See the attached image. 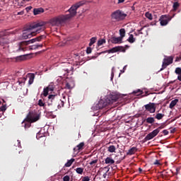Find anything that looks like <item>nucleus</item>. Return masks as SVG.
<instances>
[{"mask_svg": "<svg viewBox=\"0 0 181 181\" xmlns=\"http://www.w3.org/2000/svg\"><path fill=\"white\" fill-rule=\"evenodd\" d=\"M84 4H86L84 1L76 3L68 10V12H69V14L54 17L49 20V23L52 26H63L69 19H71V18H74V16L77 15V9H78L80 6H83Z\"/></svg>", "mask_w": 181, "mask_h": 181, "instance_id": "nucleus-1", "label": "nucleus"}, {"mask_svg": "<svg viewBox=\"0 0 181 181\" xmlns=\"http://www.w3.org/2000/svg\"><path fill=\"white\" fill-rule=\"evenodd\" d=\"M45 29V24L43 23H37L30 25L23 30V39H30L33 36H36L37 33H40L41 30Z\"/></svg>", "mask_w": 181, "mask_h": 181, "instance_id": "nucleus-2", "label": "nucleus"}, {"mask_svg": "<svg viewBox=\"0 0 181 181\" xmlns=\"http://www.w3.org/2000/svg\"><path fill=\"white\" fill-rule=\"evenodd\" d=\"M46 35H42L39 37H36L35 38L29 40L28 41H23L18 44V47L16 50V52H26V47L25 46H28V45H30V43H35V42H40L42 39H45Z\"/></svg>", "mask_w": 181, "mask_h": 181, "instance_id": "nucleus-3", "label": "nucleus"}, {"mask_svg": "<svg viewBox=\"0 0 181 181\" xmlns=\"http://www.w3.org/2000/svg\"><path fill=\"white\" fill-rule=\"evenodd\" d=\"M48 105H54L58 108H62L64 107V101L59 98L57 95H49L47 100Z\"/></svg>", "mask_w": 181, "mask_h": 181, "instance_id": "nucleus-4", "label": "nucleus"}, {"mask_svg": "<svg viewBox=\"0 0 181 181\" xmlns=\"http://www.w3.org/2000/svg\"><path fill=\"white\" fill-rule=\"evenodd\" d=\"M39 119H40V115H37V113H36L35 112H30L27 115L23 123H24L25 121L26 122L33 123L39 121Z\"/></svg>", "mask_w": 181, "mask_h": 181, "instance_id": "nucleus-5", "label": "nucleus"}, {"mask_svg": "<svg viewBox=\"0 0 181 181\" xmlns=\"http://www.w3.org/2000/svg\"><path fill=\"white\" fill-rule=\"evenodd\" d=\"M111 16L112 19H115V21H122L123 19H125L127 14L119 10H117L114 11Z\"/></svg>", "mask_w": 181, "mask_h": 181, "instance_id": "nucleus-6", "label": "nucleus"}, {"mask_svg": "<svg viewBox=\"0 0 181 181\" xmlns=\"http://www.w3.org/2000/svg\"><path fill=\"white\" fill-rule=\"evenodd\" d=\"M172 63H173V57H165V58L163 59L162 68L160 71H162V70H165V69H166L169 64H172Z\"/></svg>", "mask_w": 181, "mask_h": 181, "instance_id": "nucleus-7", "label": "nucleus"}, {"mask_svg": "<svg viewBox=\"0 0 181 181\" xmlns=\"http://www.w3.org/2000/svg\"><path fill=\"white\" fill-rule=\"evenodd\" d=\"M172 21V17L168 15H163L159 18L160 24L161 26H166L169 22Z\"/></svg>", "mask_w": 181, "mask_h": 181, "instance_id": "nucleus-8", "label": "nucleus"}, {"mask_svg": "<svg viewBox=\"0 0 181 181\" xmlns=\"http://www.w3.org/2000/svg\"><path fill=\"white\" fill-rule=\"evenodd\" d=\"M107 105H110V101H108L107 98H105L99 100L96 105V107L99 110H103V108H105Z\"/></svg>", "mask_w": 181, "mask_h": 181, "instance_id": "nucleus-9", "label": "nucleus"}, {"mask_svg": "<svg viewBox=\"0 0 181 181\" xmlns=\"http://www.w3.org/2000/svg\"><path fill=\"white\" fill-rule=\"evenodd\" d=\"M159 134V129H156L148 134L146 136V137L144 139V141L146 142L147 141H151V139H153L156 135Z\"/></svg>", "mask_w": 181, "mask_h": 181, "instance_id": "nucleus-10", "label": "nucleus"}, {"mask_svg": "<svg viewBox=\"0 0 181 181\" xmlns=\"http://www.w3.org/2000/svg\"><path fill=\"white\" fill-rule=\"evenodd\" d=\"M144 108H146V110L150 112V114H153L156 112V105L153 103H149L145 105Z\"/></svg>", "mask_w": 181, "mask_h": 181, "instance_id": "nucleus-11", "label": "nucleus"}, {"mask_svg": "<svg viewBox=\"0 0 181 181\" xmlns=\"http://www.w3.org/2000/svg\"><path fill=\"white\" fill-rule=\"evenodd\" d=\"M117 52H122L123 53H125L126 49L122 46H117L109 50H107L106 53H117Z\"/></svg>", "mask_w": 181, "mask_h": 181, "instance_id": "nucleus-12", "label": "nucleus"}, {"mask_svg": "<svg viewBox=\"0 0 181 181\" xmlns=\"http://www.w3.org/2000/svg\"><path fill=\"white\" fill-rule=\"evenodd\" d=\"M107 101H110V104H113V103H116L118 100V96L117 95H110L106 97Z\"/></svg>", "mask_w": 181, "mask_h": 181, "instance_id": "nucleus-13", "label": "nucleus"}, {"mask_svg": "<svg viewBox=\"0 0 181 181\" xmlns=\"http://www.w3.org/2000/svg\"><path fill=\"white\" fill-rule=\"evenodd\" d=\"M109 42H111V43H113L114 45H117L118 43H122V40L119 37H112Z\"/></svg>", "mask_w": 181, "mask_h": 181, "instance_id": "nucleus-14", "label": "nucleus"}, {"mask_svg": "<svg viewBox=\"0 0 181 181\" xmlns=\"http://www.w3.org/2000/svg\"><path fill=\"white\" fill-rule=\"evenodd\" d=\"M84 149V142H81L78 144L74 148V151L75 152H80V151H83Z\"/></svg>", "mask_w": 181, "mask_h": 181, "instance_id": "nucleus-15", "label": "nucleus"}, {"mask_svg": "<svg viewBox=\"0 0 181 181\" xmlns=\"http://www.w3.org/2000/svg\"><path fill=\"white\" fill-rule=\"evenodd\" d=\"M39 47H43V44H36V45H33L30 46L28 48L25 47L26 50H36V49H39Z\"/></svg>", "mask_w": 181, "mask_h": 181, "instance_id": "nucleus-16", "label": "nucleus"}, {"mask_svg": "<svg viewBox=\"0 0 181 181\" xmlns=\"http://www.w3.org/2000/svg\"><path fill=\"white\" fill-rule=\"evenodd\" d=\"M105 163H106V165H114L115 163V160H114L112 157H107L105 159Z\"/></svg>", "mask_w": 181, "mask_h": 181, "instance_id": "nucleus-17", "label": "nucleus"}, {"mask_svg": "<svg viewBox=\"0 0 181 181\" xmlns=\"http://www.w3.org/2000/svg\"><path fill=\"white\" fill-rule=\"evenodd\" d=\"M45 12V9L43 8H37L33 9L34 15H40V13H43Z\"/></svg>", "mask_w": 181, "mask_h": 181, "instance_id": "nucleus-18", "label": "nucleus"}, {"mask_svg": "<svg viewBox=\"0 0 181 181\" xmlns=\"http://www.w3.org/2000/svg\"><path fill=\"white\" fill-rule=\"evenodd\" d=\"M28 84L30 86L33 84V81H35V74H28Z\"/></svg>", "mask_w": 181, "mask_h": 181, "instance_id": "nucleus-19", "label": "nucleus"}, {"mask_svg": "<svg viewBox=\"0 0 181 181\" xmlns=\"http://www.w3.org/2000/svg\"><path fill=\"white\" fill-rule=\"evenodd\" d=\"M138 151V148L136 147H132V148L129 149L127 155H134L136 152Z\"/></svg>", "mask_w": 181, "mask_h": 181, "instance_id": "nucleus-20", "label": "nucleus"}, {"mask_svg": "<svg viewBox=\"0 0 181 181\" xmlns=\"http://www.w3.org/2000/svg\"><path fill=\"white\" fill-rule=\"evenodd\" d=\"M179 103V99H175L174 100H172L170 103L169 107L172 110L173 107Z\"/></svg>", "mask_w": 181, "mask_h": 181, "instance_id": "nucleus-21", "label": "nucleus"}, {"mask_svg": "<svg viewBox=\"0 0 181 181\" xmlns=\"http://www.w3.org/2000/svg\"><path fill=\"white\" fill-rule=\"evenodd\" d=\"M16 62H23V60H26V55H21L18 57H16Z\"/></svg>", "mask_w": 181, "mask_h": 181, "instance_id": "nucleus-22", "label": "nucleus"}, {"mask_svg": "<svg viewBox=\"0 0 181 181\" xmlns=\"http://www.w3.org/2000/svg\"><path fill=\"white\" fill-rule=\"evenodd\" d=\"M136 40V39L134 37V35L132 34H130L129 38L127 39V42H129V43H135Z\"/></svg>", "mask_w": 181, "mask_h": 181, "instance_id": "nucleus-23", "label": "nucleus"}, {"mask_svg": "<svg viewBox=\"0 0 181 181\" xmlns=\"http://www.w3.org/2000/svg\"><path fill=\"white\" fill-rule=\"evenodd\" d=\"M75 159L74 158H71V160H68L66 164L64 165V166L66 168H70V166H71V165H73V162H74Z\"/></svg>", "mask_w": 181, "mask_h": 181, "instance_id": "nucleus-24", "label": "nucleus"}, {"mask_svg": "<svg viewBox=\"0 0 181 181\" xmlns=\"http://www.w3.org/2000/svg\"><path fill=\"white\" fill-rule=\"evenodd\" d=\"M94 181H104V179H103V177H101V175L100 174H97L94 178H93Z\"/></svg>", "mask_w": 181, "mask_h": 181, "instance_id": "nucleus-25", "label": "nucleus"}, {"mask_svg": "<svg viewBox=\"0 0 181 181\" xmlns=\"http://www.w3.org/2000/svg\"><path fill=\"white\" fill-rule=\"evenodd\" d=\"M119 35H120V38L122 40V39H124V37H125V29L124 28H121L119 30Z\"/></svg>", "mask_w": 181, "mask_h": 181, "instance_id": "nucleus-26", "label": "nucleus"}, {"mask_svg": "<svg viewBox=\"0 0 181 181\" xmlns=\"http://www.w3.org/2000/svg\"><path fill=\"white\" fill-rule=\"evenodd\" d=\"M163 117H165V114L157 113L155 116V118H156V119L160 120L163 118Z\"/></svg>", "mask_w": 181, "mask_h": 181, "instance_id": "nucleus-27", "label": "nucleus"}, {"mask_svg": "<svg viewBox=\"0 0 181 181\" xmlns=\"http://www.w3.org/2000/svg\"><path fill=\"white\" fill-rule=\"evenodd\" d=\"M146 122H147V124H153L155 122V118L153 117H148L146 119Z\"/></svg>", "mask_w": 181, "mask_h": 181, "instance_id": "nucleus-28", "label": "nucleus"}, {"mask_svg": "<svg viewBox=\"0 0 181 181\" xmlns=\"http://www.w3.org/2000/svg\"><path fill=\"white\" fill-rule=\"evenodd\" d=\"M116 148H115V146H110L107 148V151L108 152H110V153H113V152H115L116 151Z\"/></svg>", "mask_w": 181, "mask_h": 181, "instance_id": "nucleus-29", "label": "nucleus"}, {"mask_svg": "<svg viewBox=\"0 0 181 181\" xmlns=\"http://www.w3.org/2000/svg\"><path fill=\"white\" fill-rule=\"evenodd\" d=\"M179 6H180V4L177 1L173 4V8L174 12H175V11H177V8H179Z\"/></svg>", "mask_w": 181, "mask_h": 181, "instance_id": "nucleus-30", "label": "nucleus"}, {"mask_svg": "<svg viewBox=\"0 0 181 181\" xmlns=\"http://www.w3.org/2000/svg\"><path fill=\"white\" fill-rule=\"evenodd\" d=\"M49 89H47V88H45L43 89V92H42V95H44V97H47V95H49Z\"/></svg>", "mask_w": 181, "mask_h": 181, "instance_id": "nucleus-31", "label": "nucleus"}, {"mask_svg": "<svg viewBox=\"0 0 181 181\" xmlns=\"http://www.w3.org/2000/svg\"><path fill=\"white\" fill-rule=\"evenodd\" d=\"M47 88L48 89V90L49 91H54V83H50Z\"/></svg>", "mask_w": 181, "mask_h": 181, "instance_id": "nucleus-32", "label": "nucleus"}, {"mask_svg": "<svg viewBox=\"0 0 181 181\" xmlns=\"http://www.w3.org/2000/svg\"><path fill=\"white\" fill-rule=\"evenodd\" d=\"M76 173H78V175H83V172H84V168H78L76 169Z\"/></svg>", "mask_w": 181, "mask_h": 181, "instance_id": "nucleus-33", "label": "nucleus"}, {"mask_svg": "<svg viewBox=\"0 0 181 181\" xmlns=\"http://www.w3.org/2000/svg\"><path fill=\"white\" fill-rule=\"evenodd\" d=\"M96 40H97V37H93L90 38V42H89V46H93V45L94 43H95Z\"/></svg>", "mask_w": 181, "mask_h": 181, "instance_id": "nucleus-34", "label": "nucleus"}, {"mask_svg": "<svg viewBox=\"0 0 181 181\" xmlns=\"http://www.w3.org/2000/svg\"><path fill=\"white\" fill-rule=\"evenodd\" d=\"M133 94H137V95H142V94H144V92L141 90V89H138L136 90H134L133 92Z\"/></svg>", "mask_w": 181, "mask_h": 181, "instance_id": "nucleus-35", "label": "nucleus"}, {"mask_svg": "<svg viewBox=\"0 0 181 181\" xmlns=\"http://www.w3.org/2000/svg\"><path fill=\"white\" fill-rule=\"evenodd\" d=\"M105 43V39H100L98 41V46H103Z\"/></svg>", "mask_w": 181, "mask_h": 181, "instance_id": "nucleus-36", "label": "nucleus"}, {"mask_svg": "<svg viewBox=\"0 0 181 181\" xmlns=\"http://www.w3.org/2000/svg\"><path fill=\"white\" fill-rule=\"evenodd\" d=\"M145 16H146V18H147V19L152 21V14L150 13L149 12H146L145 14Z\"/></svg>", "mask_w": 181, "mask_h": 181, "instance_id": "nucleus-37", "label": "nucleus"}, {"mask_svg": "<svg viewBox=\"0 0 181 181\" xmlns=\"http://www.w3.org/2000/svg\"><path fill=\"white\" fill-rule=\"evenodd\" d=\"M45 103H43V100H42V99H40L39 100H38V105L40 106V107H45Z\"/></svg>", "mask_w": 181, "mask_h": 181, "instance_id": "nucleus-38", "label": "nucleus"}, {"mask_svg": "<svg viewBox=\"0 0 181 181\" xmlns=\"http://www.w3.org/2000/svg\"><path fill=\"white\" fill-rule=\"evenodd\" d=\"M175 73V74H181V68L180 67L176 68Z\"/></svg>", "mask_w": 181, "mask_h": 181, "instance_id": "nucleus-39", "label": "nucleus"}, {"mask_svg": "<svg viewBox=\"0 0 181 181\" xmlns=\"http://www.w3.org/2000/svg\"><path fill=\"white\" fill-rule=\"evenodd\" d=\"M97 162H98V159H95V160H91L89 163V164L93 166V165H95V163H97Z\"/></svg>", "mask_w": 181, "mask_h": 181, "instance_id": "nucleus-40", "label": "nucleus"}, {"mask_svg": "<svg viewBox=\"0 0 181 181\" xmlns=\"http://www.w3.org/2000/svg\"><path fill=\"white\" fill-rule=\"evenodd\" d=\"M153 165H156L157 166H160V161L159 160H156L155 162L153 163Z\"/></svg>", "mask_w": 181, "mask_h": 181, "instance_id": "nucleus-41", "label": "nucleus"}, {"mask_svg": "<svg viewBox=\"0 0 181 181\" xmlns=\"http://www.w3.org/2000/svg\"><path fill=\"white\" fill-rule=\"evenodd\" d=\"M63 181H70V176H69V175H65V176L63 177Z\"/></svg>", "mask_w": 181, "mask_h": 181, "instance_id": "nucleus-42", "label": "nucleus"}, {"mask_svg": "<svg viewBox=\"0 0 181 181\" xmlns=\"http://www.w3.org/2000/svg\"><path fill=\"white\" fill-rule=\"evenodd\" d=\"M0 110H1V111H6V105H2V106H1L0 107Z\"/></svg>", "mask_w": 181, "mask_h": 181, "instance_id": "nucleus-43", "label": "nucleus"}, {"mask_svg": "<svg viewBox=\"0 0 181 181\" xmlns=\"http://www.w3.org/2000/svg\"><path fill=\"white\" fill-rule=\"evenodd\" d=\"M65 87H66V88H68V90H71V88H72L71 86L69 83H66Z\"/></svg>", "mask_w": 181, "mask_h": 181, "instance_id": "nucleus-44", "label": "nucleus"}, {"mask_svg": "<svg viewBox=\"0 0 181 181\" xmlns=\"http://www.w3.org/2000/svg\"><path fill=\"white\" fill-rule=\"evenodd\" d=\"M82 181H90V177L88 176L83 177Z\"/></svg>", "mask_w": 181, "mask_h": 181, "instance_id": "nucleus-45", "label": "nucleus"}, {"mask_svg": "<svg viewBox=\"0 0 181 181\" xmlns=\"http://www.w3.org/2000/svg\"><path fill=\"white\" fill-rule=\"evenodd\" d=\"M92 52L91 47H88L86 49L87 54H90Z\"/></svg>", "mask_w": 181, "mask_h": 181, "instance_id": "nucleus-46", "label": "nucleus"}, {"mask_svg": "<svg viewBox=\"0 0 181 181\" xmlns=\"http://www.w3.org/2000/svg\"><path fill=\"white\" fill-rule=\"evenodd\" d=\"M163 128H165V124L160 126L158 128H157V129H158L159 132H160V129H163Z\"/></svg>", "mask_w": 181, "mask_h": 181, "instance_id": "nucleus-47", "label": "nucleus"}, {"mask_svg": "<svg viewBox=\"0 0 181 181\" xmlns=\"http://www.w3.org/2000/svg\"><path fill=\"white\" fill-rule=\"evenodd\" d=\"M163 135H168L169 131H168L167 129H165L163 131Z\"/></svg>", "mask_w": 181, "mask_h": 181, "instance_id": "nucleus-48", "label": "nucleus"}, {"mask_svg": "<svg viewBox=\"0 0 181 181\" xmlns=\"http://www.w3.org/2000/svg\"><path fill=\"white\" fill-rule=\"evenodd\" d=\"M114 78V67L112 69V73H111V80Z\"/></svg>", "mask_w": 181, "mask_h": 181, "instance_id": "nucleus-49", "label": "nucleus"}, {"mask_svg": "<svg viewBox=\"0 0 181 181\" xmlns=\"http://www.w3.org/2000/svg\"><path fill=\"white\" fill-rule=\"evenodd\" d=\"M29 127H30V122L25 124V128H29Z\"/></svg>", "mask_w": 181, "mask_h": 181, "instance_id": "nucleus-50", "label": "nucleus"}, {"mask_svg": "<svg viewBox=\"0 0 181 181\" xmlns=\"http://www.w3.org/2000/svg\"><path fill=\"white\" fill-rule=\"evenodd\" d=\"M23 13H25V11H22L18 12L17 15H23Z\"/></svg>", "mask_w": 181, "mask_h": 181, "instance_id": "nucleus-51", "label": "nucleus"}, {"mask_svg": "<svg viewBox=\"0 0 181 181\" xmlns=\"http://www.w3.org/2000/svg\"><path fill=\"white\" fill-rule=\"evenodd\" d=\"M25 9H26L27 12H29V11H30V9H32V6H28Z\"/></svg>", "mask_w": 181, "mask_h": 181, "instance_id": "nucleus-52", "label": "nucleus"}, {"mask_svg": "<svg viewBox=\"0 0 181 181\" xmlns=\"http://www.w3.org/2000/svg\"><path fill=\"white\" fill-rule=\"evenodd\" d=\"M18 148H22V146H21V141L18 140Z\"/></svg>", "mask_w": 181, "mask_h": 181, "instance_id": "nucleus-53", "label": "nucleus"}, {"mask_svg": "<svg viewBox=\"0 0 181 181\" xmlns=\"http://www.w3.org/2000/svg\"><path fill=\"white\" fill-rule=\"evenodd\" d=\"M125 70H127V65L124 66L123 71H122L123 73H124V72H125Z\"/></svg>", "mask_w": 181, "mask_h": 181, "instance_id": "nucleus-54", "label": "nucleus"}, {"mask_svg": "<svg viewBox=\"0 0 181 181\" xmlns=\"http://www.w3.org/2000/svg\"><path fill=\"white\" fill-rule=\"evenodd\" d=\"M177 80H179V81H181V74L177 76Z\"/></svg>", "mask_w": 181, "mask_h": 181, "instance_id": "nucleus-55", "label": "nucleus"}, {"mask_svg": "<svg viewBox=\"0 0 181 181\" xmlns=\"http://www.w3.org/2000/svg\"><path fill=\"white\" fill-rule=\"evenodd\" d=\"M119 4H122V2H125V0H118Z\"/></svg>", "mask_w": 181, "mask_h": 181, "instance_id": "nucleus-56", "label": "nucleus"}, {"mask_svg": "<svg viewBox=\"0 0 181 181\" xmlns=\"http://www.w3.org/2000/svg\"><path fill=\"white\" fill-rule=\"evenodd\" d=\"M103 177H104V179H105L107 177V173L103 174Z\"/></svg>", "mask_w": 181, "mask_h": 181, "instance_id": "nucleus-57", "label": "nucleus"}, {"mask_svg": "<svg viewBox=\"0 0 181 181\" xmlns=\"http://www.w3.org/2000/svg\"><path fill=\"white\" fill-rule=\"evenodd\" d=\"M145 93H146V94L143 95L142 97H146V95H148V91H146Z\"/></svg>", "mask_w": 181, "mask_h": 181, "instance_id": "nucleus-58", "label": "nucleus"}, {"mask_svg": "<svg viewBox=\"0 0 181 181\" xmlns=\"http://www.w3.org/2000/svg\"><path fill=\"white\" fill-rule=\"evenodd\" d=\"M139 173H142V168H139Z\"/></svg>", "mask_w": 181, "mask_h": 181, "instance_id": "nucleus-59", "label": "nucleus"}, {"mask_svg": "<svg viewBox=\"0 0 181 181\" xmlns=\"http://www.w3.org/2000/svg\"><path fill=\"white\" fill-rule=\"evenodd\" d=\"M179 60H180V58L177 57L176 59H175V62H179Z\"/></svg>", "mask_w": 181, "mask_h": 181, "instance_id": "nucleus-60", "label": "nucleus"}, {"mask_svg": "<svg viewBox=\"0 0 181 181\" xmlns=\"http://www.w3.org/2000/svg\"><path fill=\"white\" fill-rule=\"evenodd\" d=\"M176 131V129H173L172 131H171V133H173Z\"/></svg>", "mask_w": 181, "mask_h": 181, "instance_id": "nucleus-61", "label": "nucleus"}, {"mask_svg": "<svg viewBox=\"0 0 181 181\" xmlns=\"http://www.w3.org/2000/svg\"><path fill=\"white\" fill-rule=\"evenodd\" d=\"M138 32L142 35V33H141V30H138Z\"/></svg>", "mask_w": 181, "mask_h": 181, "instance_id": "nucleus-62", "label": "nucleus"}, {"mask_svg": "<svg viewBox=\"0 0 181 181\" xmlns=\"http://www.w3.org/2000/svg\"><path fill=\"white\" fill-rule=\"evenodd\" d=\"M17 83H18V84H19V85H21V81H17Z\"/></svg>", "mask_w": 181, "mask_h": 181, "instance_id": "nucleus-63", "label": "nucleus"}, {"mask_svg": "<svg viewBox=\"0 0 181 181\" xmlns=\"http://www.w3.org/2000/svg\"><path fill=\"white\" fill-rule=\"evenodd\" d=\"M144 30V28H141V29H140V30L142 32V30Z\"/></svg>", "mask_w": 181, "mask_h": 181, "instance_id": "nucleus-64", "label": "nucleus"}]
</instances>
